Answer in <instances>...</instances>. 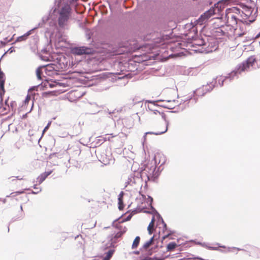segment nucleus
<instances>
[{"label": "nucleus", "instance_id": "f257e3e1", "mask_svg": "<svg viewBox=\"0 0 260 260\" xmlns=\"http://www.w3.org/2000/svg\"><path fill=\"white\" fill-rule=\"evenodd\" d=\"M236 0H221L214 5V7L211 8L208 11H206L202 15L198 21L201 24H203L208 19L210 18L212 16L216 14L220 13L223 9L225 8V6L228 5L230 3L236 2Z\"/></svg>", "mask_w": 260, "mask_h": 260}, {"label": "nucleus", "instance_id": "f03ea898", "mask_svg": "<svg viewBox=\"0 0 260 260\" xmlns=\"http://www.w3.org/2000/svg\"><path fill=\"white\" fill-rule=\"evenodd\" d=\"M239 6L241 8V22L246 24H250L254 22L257 16V9L254 10L250 7L240 4Z\"/></svg>", "mask_w": 260, "mask_h": 260}, {"label": "nucleus", "instance_id": "7ed1b4c3", "mask_svg": "<svg viewBox=\"0 0 260 260\" xmlns=\"http://www.w3.org/2000/svg\"><path fill=\"white\" fill-rule=\"evenodd\" d=\"M155 115L157 117L158 121L155 123V131L147 132L145 134L144 139L146 140V136L148 134H153L155 135H159L166 133L168 130V122L165 120L161 114L158 112H153L152 116Z\"/></svg>", "mask_w": 260, "mask_h": 260}, {"label": "nucleus", "instance_id": "20e7f679", "mask_svg": "<svg viewBox=\"0 0 260 260\" xmlns=\"http://www.w3.org/2000/svg\"><path fill=\"white\" fill-rule=\"evenodd\" d=\"M240 9L237 7H232L226 9L225 19L228 25L234 27L238 21H241Z\"/></svg>", "mask_w": 260, "mask_h": 260}, {"label": "nucleus", "instance_id": "39448f33", "mask_svg": "<svg viewBox=\"0 0 260 260\" xmlns=\"http://www.w3.org/2000/svg\"><path fill=\"white\" fill-rule=\"evenodd\" d=\"M72 14V9L68 4H66L62 6L58 11L59 16L58 18V25L63 27L68 24Z\"/></svg>", "mask_w": 260, "mask_h": 260}, {"label": "nucleus", "instance_id": "423d86ee", "mask_svg": "<svg viewBox=\"0 0 260 260\" xmlns=\"http://www.w3.org/2000/svg\"><path fill=\"white\" fill-rule=\"evenodd\" d=\"M255 61V58L253 56L248 57L245 62L240 64L237 69V72L240 74L242 72L247 71L250 67H252Z\"/></svg>", "mask_w": 260, "mask_h": 260}, {"label": "nucleus", "instance_id": "0eeeda50", "mask_svg": "<svg viewBox=\"0 0 260 260\" xmlns=\"http://www.w3.org/2000/svg\"><path fill=\"white\" fill-rule=\"evenodd\" d=\"M73 53L76 55L90 54L92 53V49L86 47H75L72 49Z\"/></svg>", "mask_w": 260, "mask_h": 260}, {"label": "nucleus", "instance_id": "6e6552de", "mask_svg": "<svg viewBox=\"0 0 260 260\" xmlns=\"http://www.w3.org/2000/svg\"><path fill=\"white\" fill-rule=\"evenodd\" d=\"M52 171L45 172L42 173L40 176H39L37 179L39 183H42L46 179V178L52 173Z\"/></svg>", "mask_w": 260, "mask_h": 260}, {"label": "nucleus", "instance_id": "1a4fd4ad", "mask_svg": "<svg viewBox=\"0 0 260 260\" xmlns=\"http://www.w3.org/2000/svg\"><path fill=\"white\" fill-rule=\"evenodd\" d=\"M42 85L46 88H53L57 86H60V83H56V82H49L48 81H46L42 83Z\"/></svg>", "mask_w": 260, "mask_h": 260}, {"label": "nucleus", "instance_id": "9d476101", "mask_svg": "<svg viewBox=\"0 0 260 260\" xmlns=\"http://www.w3.org/2000/svg\"><path fill=\"white\" fill-rule=\"evenodd\" d=\"M154 223H155V217L153 216L151 220V222L149 223V224L148 226V228H147V230L148 231V233L150 235H151L154 231Z\"/></svg>", "mask_w": 260, "mask_h": 260}, {"label": "nucleus", "instance_id": "9b49d317", "mask_svg": "<svg viewBox=\"0 0 260 260\" xmlns=\"http://www.w3.org/2000/svg\"><path fill=\"white\" fill-rule=\"evenodd\" d=\"M6 105H7L11 109L13 112H15L17 108V103L15 101H11L10 103V105L8 104V100L5 101Z\"/></svg>", "mask_w": 260, "mask_h": 260}, {"label": "nucleus", "instance_id": "f8f14e48", "mask_svg": "<svg viewBox=\"0 0 260 260\" xmlns=\"http://www.w3.org/2000/svg\"><path fill=\"white\" fill-rule=\"evenodd\" d=\"M5 81H1L0 82V99L1 101H3V96L4 95L5 93V90L4 88V84Z\"/></svg>", "mask_w": 260, "mask_h": 260}, {"label": "nucleus", "instance_id": "ddd939ff", "mask_svg": "<svg viewBox=\"0 0 260 260\" xmlns=\"http://www.w3.org/2000/svg\"><path fill=\"white\" fill-rule=\"evenodd\" d=\"M43 67L45 73L48 75H50L48 72H53L54 71V68L52 65L48 64L46 66H43Z\"/></svg>", "mask_w": 260, "mask_h": 260}, {"label": "nucleus", "instance_id": "4468645a", "mask_svg": "<svg viewBox=\"0 0 260 260\" xmlns=\"http://www.w3.org/2000/svg\"><path fill=\"white\" fill-rule=\"evenodd\" d=\"M154 237H152L149 241L145 242L143 246V248L145 249H148L151 245L153 244Z\"/></svg>", "mask_w": 260, "mask_h": 260}, {"label": "nucleus", "instance_id": "2eb2a0df", "mask_svg": "<svg viewBox=\"0 0 260 260\" xmlns=\"http://www.w3.org/2000/svg\"><path fill=\"white\" fill-rule=\"evenodd\" d=\"M30 32H31V30L28 31L24 35L18 37L17 39V41L18 42H21V41L25 40L27 39V37L31 34Z\"/></svg>", "mask_w": 260, "mask_h": 260}, {"label": "nucleus", "instance_id": "dca6fc26", "mask_svg": "<svg viewBox=\"0 0 260 260\" xmlns=\"http://www.w3.org/2000/svg\"><path fill=\"white\" fill-rule=\"evenodd\" d=\"M115 136H113L112 134H107L105 135V137H100V139H99V141L105 142L106 141H110L111 138H112L114 137Z\"/></svg>", "mask_w": 260, "mask_h": 260}, {"label": "nucleus", "instance_id": "f3484780", "mask_svg": "<svg viewBox=\"0 0 260 260\" xmlns=\"http://www.w3.org/2000/svg\"><path fill=\"white\" fill-rule=\"evenodd\" d=\"M24 193V190H21V191H18L12 192L9 196H7V198H15L21 194H23Z\"/></svg>", "mask_w": 260, "mask_h": 260}, {"label": "nucleus", "instance_id": "a211bd4d", "mask_svg": "<svg viewBox=\"0 0 260 260\" xmlns=\"http://www.w3.org/2000/svg\"><path fill=\"white\" fill-rule=\"evenodd\" d=\"M123 193L121 192L119 195L118 198V204H119V209L120 210H122L123 208V205L122 203V197H123Z\"/></svg>", "mask_w": 260, "mask_h": 260}, {"label": "nucleus", "instance_id": "6ab92c4d", "mask_svg": "<svg viewBox=\"0 0 260 260\" xmlns=\"http://www.w3.org/2000/svg\"><path fill=\"white\" fill-rule=\"evenodd\" d=\"M140 237L139 236L136 237L133 241V243L132 244V248L133 249L136 248L138 246V245L140 243Z\"/></svg>", "mask_w": 260, "mask_h": 260}, {"label": "nucleus", "instance_id": "aec40b11", "mask_svg": "<svg viewBox=\"0 0 260 260\" xmlns=\"http://www.w3.org/2000/svg\"><path fill=\"white\" fill-rule=\"evenodd\" d=\"M177 247V244L174 242L169 243L167 246V249L168 251H172L174 250Z\"/></svg>", "mask_w": 260, "mask_h": 260}, {"label": "nucleus", "instance_id": "412c9836", "mask_svg": "<svg viewBox=\"0 0 260 260\" xmlns=\"http://www.w3.org/2000/svg\"><path fill=\"white\" fill-rule=\"evenodd\" d=\"M114 252V250L110 249L107 253L106 256L104 258L103 260H110Z\"/></svg>", "mask_w": 260, "mask_h": 260}, {"label": "nucleus", "instance_id": "4be33fe9", "mask_svg": "<svg viewBox=\"0 0 260 260\" xmlns=\"http://www.w3.org/2000/svg\"><path fill=\"white\" fill-rule=\"evenodd\" d=\"M43 69V67L41 66V67H39L36 70L37 77L38 79H39V80L42 79L41 75L43 73V72H42Z\"/></svg>", "mask_w": 260, "mask_h": 260}, {"label": "nucleus", "instance_id": "5701e85b", "mask_svg": "<svg viewBox=\"0 0 260 260\" xmlns=\"http://www.w3.org/2000/svg\"><path fill=\"white\" fill-rule=\"evenodd\" d=\"M2 81H5V74L3 72L0 71V82Z\"/></svg>", "mask_w": 260, "mask_h": 260}, {"label": "nucleus", "instance_id": "b1692460", "mask_svg": "<svg viewBox=\"0 0 260 260\" xmlns=\"http://www.w3.org/2000/svg\"><path fill=\"white\" fill-rule=\"evenodd\" d=\"M122 234H123V233L122 232H119L114 236V238H115V239L119 238L121 237Z\"/></svg>", "mask_w": 260, "mask_h": 260}, {"label": "nucleus", "instance_id": "393cba45", "mask_svg": "<svg viewBox=\"0 0 260 260\" xmlns=\"http://www.w3.org/2000/svg\"><path fill=\"white\" fill-rule=\"evenodd\" d=\"M30 100V97L29 95H27L24 101V106L27 104Z\"/></svg>", "mask_w": 260, "mask_h": 260}, {"label": "nucleus", "instance_id": "a878e982", "mask_svg": "<svg viewBox=\"0 0 260 260\" xmlns=\"http://www.w3.org/2000/svg\"><path fill=\"white\" fill-rule=\"evenodd\" d=\"M160 157H161V155L160 154H156L155 155V156H154V160H155L156 162H157L158 158Z\"/></svg>", "mask_w": 260, "mask_h": 260}, {"label": "nucleus", "instance_id": "bb28decb", "mask_svg": "<svg viewBox=\"0 0 260 260\" xmlns=\"http://www.w3.org/2000/svg\"><path fill=\"white\" fill-rule=\"evenodd\" d=\"M207 86H203V87L202 88H199L198 90V92H200L201 90H205L206 89Z\"/></svg>", "mask_w": 260, "mask_h": 260}, {"label": "nucleus", "instance_id": "cd10ccee", "mask_svg": "<svg viewBox=\"0 0 260 260\" xmlns=\"http://www.w3.org/2000/svg\"><path fill=\"white\" fill-rule=\"evenodd\" d=\"M49 126V123L48 124V125L44 128V129L43 131V134H44L45 133V132L48 129Z\"/></svg>", "mask_w": 260, "mask_h": 260}, {"label": "nucleus", "instance_id": "c85d7f7f", "mask_svg": "<svg viewBox=\"0 0 260 260\" xmlns=\"http://www.w3.org/2000/svg\"><path fill=\"white\" fill-rule=\"evenodd\" d=\"M103 161L104 162V163L105 164H109V163L107 160H105L104 158H103Z\"/></svg>", "mask_w": 260, "mask_h": 260}, {"label": "nucleus", "instance_id": "c756f323", "mask_svg": "<svg viewBox=\"0 0 260 260\" xmlns=\"http://www.w3.org/2000/svg\"><path fill=\"white\" fill-rule=\"evenodd\" d=\"M164 162H165V160H164V159L162 160V162H161V161H160V160H159V161H158V164H160L161 165H162V164H163L164 163Z\"/></svg>", "mask_w": 260, "mask_h": 260}, {"label": "nucleus", "instance_id": "7c9ffc66", "mask_svg": "<svg viewBox=\"0 0 260 260\" xmlns=\"http://www.w3.org/2000/svg\"><path fill=\"white\" fill-rule=\"evenodd\" d=\"M168 237V235H166L163 237V239H165L167 237Z\"/></svg>", "mask_w": 260, "mask_h": 260}, {"label": "nucleus", "instance_id": "2f4dec72", "mask_svg": "<svg viewBox=\"0 0 260 260\" xmlns=\"http://www.w3.org/2000/svg\"><path fill=\"white\" fill-rule=\"evenodd\" d=\"M244 34V33H243V34H237V35H238L239 37H240Z\"/></svg>", "mask_w": 260, "mask_h": 260}, {"label": "nucleus", "instance_id": "473e14b6", "mask_svg": "<svg viewBox=\"0 0 260 260\" xmlns=\"http://www.w3.org/2000/svg\"><path fill=\"white\" fill-rule=\"evenodd\" d=\"M149 198L150 199V201L152 202L153 200V199L150 197H149Z\"/></svg>", "mask_w": 260, "mask_h": 260}, {"label": "nucleus", "instance_id": "72a5a7b5", "mask_svg": "<svg viewBox=\"0 0 260 260\" xmlns=\"http://www.w3.org/2000/svg\"><path fill=\"white\" fill-rule=\"evenodd\" d=\"M36 186H37L36 185H34V188L35 189H37V187H36Z\"/></svg>", "mask_w": 260, "mask_h": 260}, {"label": "nucleus", "instance_id": "f704fd0d", "mask_svg": "<svg viewBox=\"0 0 260 260\" xmlns=\"http://www.w3.org/2000/svg\"><path fill=\"white\" fill-rule=\"evenodd\" d=\"M17 178L18 179H19V180H22V178H18V177H17Z\"/></svg>", "mask_w": 260, "mask_h": 260}]
</instances>
